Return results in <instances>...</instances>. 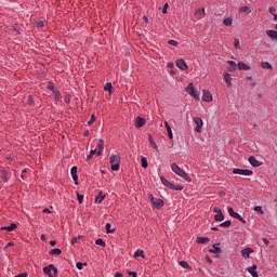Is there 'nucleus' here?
<instances>
[{
  "mask_svg": "<svg viewBox=\"0 0 277 277\" xmlns=\"http://www.w3.org/2000/svg\"><path fill=\"white\" fill-rule=\"evenodd\" d=\"M171 170L174 172V174H177V176H181V179H184V181H187V183H192V177L185 172V170L181 169L179 164L172 163L171 164Z\"/></svg>",
  "mask_w": 277,
  "mask_h": 277,
  "instance_id": "f257e3e1",
  "label": "nucleus"
},
{
  "mask_svg": "<svg viewBox=\"0 0 277 277\" xmlns=\"http://www.w3.org/2000/svg\"><path fill=\"white\" fill-rule=\"evenodd\" d=\"M186 92L189 94V96H193V98H195V101H200V93H198V91H196V88L194 87V82H190L186 87Z\"/></svg>",
  "mask_w": 277,
  "mask_h": 277,
  "instance_id": "f03ea898",
  "label": "nucleus"
},
{
  "mask_svg": "<svg viewBox=\"0 0 277 277\" xmlns=\"http://www.w3.org/2000/svg\"><path fill=\"white\" fill-rule=\"evenodd\" d=\"M110 163H111V170H114V171L120 170V156L111 155Z\"/></svg>",
  "mask_w": 277,
  "mask_h": 277,
  "instance_id": "7ed1b4c3",
  "label": "nucleus"
},
{
  "mask_svg": "<svg viewBox=\"0 0 277 277\" xmlns=\"http://www.w3.org/2000/svg\"><path fill=\"white\" fill-rule=\"evenodd\" d=\"M228 213L230 215V217H235L236 220H238L239 222H242V224H246V220H243V216L240 215L239 213L235 212V210L233 209V207L228 208Z\"/></svg>",
  "mask_w": 277,
  "mask_h": 277,
  "instance_id": "20e7f679",
  "label": "nucleus"
},
{
  "mask_svg": "<svg viewBox=\"0 0 277 277\" xmlns=\"http://www.w3.org/2000/svg\"><path fill=\"white\" fill-rule=\"evenodd\" d=\"M233 174H241L242 176H252L253 172L249 169H234Z\"/></svg>",
  "mask_w": 277,
  "mask_h": 277,
  "instance_id": "39448f33",
  "label": "nucleus"
},
{
  "mask_svg": "<svg viewBox=\"0 0 277 277\" xmlns=\"http://www.w3.org/2000/svg\"><path fill=\"white\" fill-rule=\"evenodd\" d=\"M194 122L196 124L195 131L197 133H201L202 132V119L200 117H195Z\"/></svg>",
  "mask_w": 277,
  "mask_h": 277,
  "instance_id": "423d86ee",
  "label": "nucleus"
},
{
  "mask_svg": "<svg viewBox=\"0 0 277 277\" xmlns=\"http://www.w3.org/2000/svg\"><path fill=\"white\" fill-rule=\"evenodd\" d=\"M202 101L205 103H211V101H213V95H211V92L203 90Z\"/></svg>",
  "mask_w": 277,
  "mask_h": 277,
  "instance_id": "0eeeda50",
  "label": "nucleus"
},
{
  "mask_svg": "<svg viewBox=\"0 0 277 277\" xmlns=\"http://www.w3.org/2000/svg\"><path fill=\"white\" fill-rule=\"evenodd\" d=\"M104 149H105V141H103V138H100L97 141V155L98 156L103 155Z\"/></svg>",
  "mask_w": 277,
  "mask_h": 277,
  "instance_id": "6e6552de",
  "label": "nucleus"
},
{
  "mask_svg": "<svg viewBox=\"0 0 277 277\" xmlns=\"http://www.w3.org/2000/svg\"><path fill=\"white\" fill-rule=\"evenodd\" d=\"M177 68H180V70H187V63H185V61L183 58H180L175 62Z\"/></svg>",
  "mask_w": 277,
  "mask_h": 277,
  "instance_id": "1a4fd4ad",
  "label": "nucleus"
},
{
  "mask_svg": "<svg viewBox=\"0 0 277 277\" xmlns=\"http://www.w3.org/2000/svg\"><path fill=\"white\" fill-rule=\"evenodd\" d=\"M249 163H251L253 168H260V166H263V162L256 160L254 156L249 157Z\"/></svg>",
  "mask_w": 277,
  "mask_h": 277,
  "instance_id": "9d476101",
  "label": "nucleus"
},
{
  "mask_svg": "<svg viewBox=\"0 0 277 277\" xmlns=\"http://www.w3.org/2000/svg\"><path fill=\"white\" fill-rule=\"evenodd\" d=\"M72 180L75 181V185H79V175H77V167H72L70 170Z\"/></svg>",
  "mask_w": 277,
  "mask_h": 277,
  "instance_id": "9b49d317",
  "label": "nucleus"
},
{
  "mask_svg": "<svg viewBox=\"0 0 277 277\" xmlns=\"http://www.w3.org/2000/svg\"><path fill=\"white\" fill-rule=\"evenodd\" d=\"M144 124H146V119H144L142 117H137L135 120L136 129H142V127H144Z\"/></svg>",
  "mask_w": 277,
  "mask_h": 277,
  "instance_id": "f8f14e48",
  "label": "nucleus"
},
{
  "mask_svg": "<svg viewBox=\"0 0 277 277\" xmlns=\"http://www.w3.org/2000/svg\"><path fill=\"white\" fill-rule=\"evenodd\" d=\"M252 252H254L252 248H246L241 251V255L243 256V259H250V254H252Z\"/></svg>",
  "mask_w": 277,
  "mask_h": 277,
  "instance_id": "ddd939ff",
  "label": "nucleus"
},
{
  "mask_svg": "<svg viewBox=\"0 0 277 277\" xmlns=\"http://www.w3.org/2000/svg\"><path fill=\"white\" fill-rule=\"evenodd\" d=\"M206 12H205V9H198L196 12H195V16L200 19V18H205L206 16Z\"/></svg>",
  "mask_w": 277,
  "mask_h": 277,
  "instance_id": "4468645a",
  "label": "nucleus"
},
{
  "mask_svg": "<svg viewBox=\"0 0 277 277\" xmlns=\"http://www.w3.org/2000/svg\"><path fill=\"white\" fill-rule=\"evenodd\" d=\"M169 189H173L175 192H183V185L171 183Z\"/></svg>",
  "mask_w": 277,
  "mask_h": 277,
  "instance_id": "2eb2a0df",
  "label": "nucleus"
},
{
  "mask_svg": "<svg viewBox=\"0 0 277 277\" xmlns=\"http://www.w3.org/2000/svg\"><path fill=\"white\" fill-rule=\"evenodd\" d=\"M227 64H229L230 67L227 68V70L229 72H233L234 70H237V63H235V61H228Z\"/></svg>",
  "mask_w": 277,
  "mask_h": 277,
  "instance_id": "dca6fc26",
  "label": "nucleus"
},
{
  "mask_svg": "<svg viewBox=\"0 0 277 277\" xmlns=\"http://www.w3.org/2000/svg\"><path fill=\"white\" fill-rule=\"evenodd\" d=\"M17 225L16 223H12L10 226L1 227V230H8V233H12V230H16Z\"/></svg>",
  "mask_w": 277,
  "mask_h": 277,
  "instance_id": "f3484780",
  "label": "nucleus"
},
{
  "mask_svg": "<svg viewBox=\"0 0 277 277\" xmlns=\"http://www.w3.org/2000/svg\"><path fill=\"white\" fill-rule=\"evenodd\" d=\"M224 79H225V81H226L228 88H233V83H232L233 78H230V74L225 72V74H224Z\"/></svg>",
  "mask_w": 277,
  "mask_h": 277,
  "instance_id": "a211bd4d",
  "label": "nucleus"
},
{
  "mask_svg": "<svg viewBox=\"0 0 277 277\" xmlns=\"http://www.w3.org/2000/svg\"><path fill=\"white\" fill-rule=\"evenodd\" d=\"M248 272H249V274H251V276L259 277V273L256 272V265L249 267Z\"/></svg>",
  "mask_w": 277,
  "mask_h": 277,
  "instance_id": "6ab92c4d",
  "label": "nucleus"
},
{
  "mask_svg": "<svg viewBox=\"0 0 277 277\" xmlns=\"http://www.w3.org/2000/svg\"><path fill=\"white\" fill-rule=\"evenodd\" d=\"M164 127H166V129H167L169 138H170V140H173V138H174V135L172 134V128H170V124H168V121L164 122Z\"/></svg>",
  "mask_w": 277,
  "mask_h": 277,
  "instance_id": "aec40b11",
  "label": "nucleus"
},
{
  "mask_svg": "<svg viewBox=\"0 0 277 277\" xmlns=\"http://www.w3.org/2000/svg\"><path fill=\"white\" fill-rule=\"evenodd\" d=\"M209 252H211L212 254H220V252H222V249L217 247V245H213Z\"/></svg>",
  "mask_w": 277,
  "mask_h": 277,
  "instance_id": "412c9836",
  "label": "nucleus"
},
{
  "mask_svg": "<svg viewBox=\"0 0 277 277\" xmlns=\"http://www.w3.org/2000/svg\"><path fill=\"white\" fill-rule=\"evenodd\" d=\"M266 35L268 38H272V40H277V31L276 30H267Z\"/></svg>",
  "mask_w": 277,
  "mask_h": 277,
  "instance_id": "4be33fe9",
  "label": "nucleus"
},
{
  "mask_svg": "<svg viewBox=\"0 0 277 277\" xmlns=\"http://www.w3.org/2000/svg\"><path fill=\"white\" fill-rule=\"evenodd\" d=\"M250 66L243 62L238 63V70H250Z\"/></svg>",
  "mask_w": 277,
  "mask_h": 277,
  "instance_id": "5701e85b",
  "label": "nucleus"
},
{
  "mask_svg": "<svg viewBox=\"0 0 277 277\" xmlns=\"http://www.w3.org/2000/svg\"><path fill=\"white\" fill-rule=\"evenodd\" d=\"M51 272H53L51 265L43 268V273L45 274V276L53 277V274Z\"/></svg>",
  "mask_w": 277,
  "mask_h": 277,
  "instance_id": "b1692460",
  "label": "nucleus"
},
{
  "mask_svg": "<svg viewBox=\"0 0 277 277\" xmlns=\"http://www.w3.org/2000/svg\"><path fill=\"white\" fill-rule=\"evenodd\" d=\"M154 207H156L157 209H161V207H163V200L161 199H156L153 202Z\"/></svg>",
  "mask_w": 277,
  "mask_h": 277,
  "instance_id": "393cba45",
  "label": "nucleus"
},
{
  "mask_svg": "<svg viewBox=\"0 0 277 277\" xmlns=\"http://www.w3.org/2000/svg\"><path fill=\"white\" fill-rule=\"evenodd\" d=\"M149 144L155 148V150H159V147L157 146V143H155V140H153V135H148Z\"/></svg>",
  "mask_w": 277,
  "mask_h": 277,
  "instance_id": "a878e982",
  "label": "nucleus"
},
{
  "mask_svg": "<svg viewBox=\"0 0 277 277\" xmlns=\"http://www.w3.org/2000/svg\"><path fill=\"white\" fill-rule=\"evenodd\" d=\"M103 200H105V195H103V192H100L98 196L95 198V202H98V205H101Z\"/></svg>",
  "mask_w": 277,
  "mask_h": 277,
  "instance_id": "bb28decb",
  "label": "nucleus"
},
{
  "mask_svg": "<svg viewBox=\"0 0 277 277\" xmlns=\"http://www.w3.org/2000/svg\"><path fill=\"white\" fill-rule=\"evenodd\" d=\"M50 254H52V256H60V254H62V250H61V249H57V248L52 249V250L50 251Z\"/></svg>",
  "mask_w": 277,
  "mask_h": 277,
  "instance_id": "cd10ccee",
  "label": "nucleus"
},
{
  "mask_svg": "<svg viewBox=\"0 0 277 277\" xmlns=\"http://www.w3.org/2000/svg\"><path fill=\"white\" fill-rule=\"evenodd\" d=\"M215 222H224V213L220 212L219 214L214 215Z\"/></svg>",
  "mask_w": 277,
  "mask_h": 277,
  "instance_id": "c85d7f7f",
  "label": "nucleus"
},
{
  "mask_svg": "<svg viewBox=\"0 0 277 277\" xmlns=\"http://www.w3.org/2000/svg\"><path fill=\"white\" fill-rule=\"evenodd\" d=\"M196 241L198 243H208V241H210V239L207 237H197Z\"/></svg>",
  "mask_w": 277,
  "mask_h": 277,
  "instance_id": "c756f323",
  "label": "nucleus"
},
{
  "mask_svg": "<svg viewBox=\"0 0 277 277\" xmlns=\"http://www.w3.org/2000/svg\"><path fill=\"white\" fill-rule=\"evenodd\" d=\"M261 67L264 69H268V70H272V68H273L272 64H269L268 62H262Z\"/></svg>",
  "mask_w": 277,
  "mask_h": 277,
  "instance_id": "7c9ffc66",
  "label": "nucleus"
},
{
  "mask_svg": "<svg viewBox=\"0 0 277 277\" xmlns=\"http://www.w3.org/2000/svg\"><path fill=\"white\" fill-rule=\"evenodd\" d=\"M137 256H142V259H145V256H144V250H136L135 252H134V259H137Z\"/></svg>",
  "mask_w": 277,
  "mask_h": 277,
  "instance_id": "2f4dec72",
  "label": "nucleus"
},
{
  "mask_svg": "<svg viewBox=\"0 0 277 277\" xmlns=\"http://www.w3.org/2000/svg\"><path fill=\"white\" fill-rule=\"evenodd\" d=\"M223 25H225V27H230V25H233V18L227 17L223 21Z\"/></svg>",
  "mask_w": 277,
  "mask_h": 277,
  "instance_id": "473e14b6",
  "label": "nucleus"
},
{
  "mask_svg": "<svg viewBox=\"0 0 277 277\" xmlns=\"http://www.w3.org/2000/svg\"><path fill=\"white\" fill-rule=\"evenodd\" d=\"M160 181L162 183V185H164L166 187H170L171 183L170 181H168L166 177L161 176Z\"/></svg>",
  "mask_w": 277,
  "mask_h": 277,
  "instance_id": "72a5a7b5",
  "label": "nucleus"
},
{
  "mask_svg": "<svg viewBox=\"0 0 277 277\" xmlns=\"http://www.w3.org/2000/svg\"><path fill=\"white\" fill-rule=\"evenodd\" d=\"M113 89H114V85H111V82L106 83L104 87V90H106V92H109V94H111Z\"/></svg>",
  "mask_w": 277,
  "mask_h": 277,
  "instance_id": "f704fd0d",
  "label": "nucleus"
},
{
  "mask_svg": "<svg viewBox=\"0 0 277 277\" xmlns=\"http://www.w3.org/2000/svg\"><path fill=\"white\" fill-rule=\"evenodd\" d=\"M239 12H243L246 14H252V10H250L248 6L240 8Z\"/></svg>",
  "mask_w": 277,
  "mask_h": 277,
  "instance_id": "c9c22d12",
  "label": "nucleus"
},
{
  "mask_svg": "<svg viewBox=\"0 0 277 277\" xmlns=\"http://www.w3.org/2000/svg\"><path fill=\"white\" fill-rule=\"evenodd\" d=\"M106 233L107 234L116 233V228L111 229V223L106 224Z\"/></svg>",
  "mask_w": 277,
  "mask_h": 277,
  "instance_id": "e433bc0d",
  "label": "nucleus"
},
{
  "mask_svg": "<svg viewBox=\"0 0 277 277\" xmlns=\"http://www.w3.org/2000/svg\"><path fill=\"white\" fill-rule=\"evenodd\" d=\"M181 267H183L184 269H192V267L189 266V263L185 262V261H181L180 262Z\"/></svg>",
  "mask_w": 277,
  "mask_h": 277,
  "instance_id": "4c0bfd02",
  "label": "nucleus"
},
{
  "mask_svg": "<svg viewBox=\"0 0 277 277\" xmlns=\"http://www.w3.org/2000/svg\"><path fill=\"white\" fill-rule=\"evenodd\" d=\"M141 164H142V168H148V159H146V157H143L141 159Z\"/></svg>",
  "mask_w": 277,
  "mask_h": 277,
  "instance_id": "58836bf2",
  "label": "nucleus"
},
{
  "mask_svg": "<svg viewBox=\"0 0 277 277\" xmlns=\"http://www.w3.org/2000/svg\"><path fill=\"white\" fill-rule=\"evenodd\" d=\"M96 246H101L102 248H105L106 243L104 242L103 239L98 238L97 240H95Z\"/></svg>",
  "mask_w": 277,
  "mask_h": 277,
  "instance_id": "ea45409f",
  "label": "nucleus"
},
{
  "mask_svg": "<svg viewBox=\"0 0 277 277\" xmlns=\"http://www.w3.org/2000/svg\"><path fill=\"white\" fill-rule=\"evenodd\" d=\"M232 222L230 221H225L223 223L220 224V226L222 228H228L230 226Z\"/></svg>",
  "mask_w": 277,
  "mask_h": 277,
  "instance_id": "a19ab883",
  "label": "nucleus"
},
{
  "mask_svg": "<svg viewBox=\"0 0 277 277\" xmlns=\"http://www.w3.org/2000/svg\"><path fill=\"white\" fill-rule=\"evenodd\" d=\"M88 266V263H81V262H78L77 264H76V267H77V269H83V267H87Z\"/></svg>",
  "mask_w": 277,
  "mask_h": 277,
  "instance_id": "79ce46f5",
  "label": "nucleus"
},
{
  "mask_svg": "<svg viewBox=\"0 0 277 277\" xmlns=\"http://www.w3.org/2000/svg\"><path fill=\"white\" fill-rule=\"evenodd\" d=\"M254 211H256L258 213H261V215H263L265 212L263 211V207L261 206H255L254 207Z\"/></svg>",
  "mask_w": 277,
  "mask_h": 277,
  "instance_id": "37998d69",
  "label": "nucleus"
},
{
  "mask_svg": "<svg viewBox=\"0 0 277 277\" xmlns=\"http://www.w3.org/2000/svg\"><path fill=\"white\" fill-rule=\"evenodd\" d=\"M50 267L52 268V272H54L53 277H57V267H55L53 264H50Z\"/></svg>",
  "mask_w": 277,
  "mask_h": 277,
  "instance_id": "c03bdc74",
  "label": "nucleus"
},
{
  "mask_svg": "<svg viewBox=\"0 0 277 277\" xmlns=\"http://www.w3.org/2000/svg\"><path fill=\"white\" fill-rule=\"evenodd\" d=\"M77 198H78L79 205H83V195H80L79 193H77Z\"/></svg>",
  "mask_w": 277,
  "mask_h": 277,
  "instance_id": "a18cd8bd",
  "label": "nucleus"
},
{
  "mask_svg": "<svg viewBox=\"0 0 277 277\" xmlns=\"http://www.w3.org/2000/svg\"><path fill=\"white\" fill-rule=\"evenodd\" d=\"M95 120H96V117H94V115H92L91 119L88 121L89 127H91V124H94Z\"/></svg>",
  "mask_w": 277,
  "mask_h": 277,
  "instance_id": "49530a36",
  "label": "nucleus"
},
{
  "mask_svg": "<svg viewBox=\"0 0 277 277\" xmlns=\"http://www.w3.org/2000/svg\"><path fill=\"white\" fill-rule=\"evenodd\" d=\"M169 44H171V47H179V42L175 40H169Z\"/></svg>",
  "mask_w": 277,
  "mask_h": 277,
  "instance_id": "de8ad7c7",
  "label": "nucleus"
},
{
  "mask_svg": "<svg viewBox=\"0 0 277 277\" xmlns=\"http://www.w3.org/2000/svg\"><path fill=\"white\" fill-rule=\"evenodd\" d=\"M234 47H235V49H239V47H240L239 39L234 40Z\"/></svg>",
  "mask_w": 277,
  "mask_h": 277,
  "instance_id": "09e8293b",
  "label": "nucleus"
},
{
  "mask_svg": "<svg viewBox=\"0 0 277 277\" xmlns=\"http://www.w3.org/2000/svg\"><path fill=\"white\" fill-rule=\"evenodd\" d=\"M168 8H169V5H168V3H166L162 8V14H168Z\"/></svg>",
  "mask_w": 277,
  "mask_h": 277,
  "instance_id": "8fccbe9b",
  "label": "nucleus"
},
{
  "mask_svg": "<svg viewBox=\"0 0 277 277\" xmlns=\"http://www.w3.org/2000/svg\"><path fill=\"white\" fill-rule=\"evenodd\" d=\"M127 275L134 277V276H137V273L136 272L127 271Z\"/></svg>",
  "mask_w": 277,
  "mask_h": 277,
  "instance_id": "3c124183",
  "label": "nucleus"
},
{
  "mask_svg": "<svg viewBox=\"0 0 277 277\" xmlns=\"http://www.w3.org/2000/svg\"><path fill=\"white\" fill-rule=\"evenodd\" d=\"M36 27L42 28V27H44V23L42 21L37 22Z\"/></svg>",
  "mask_w": 277,
  "mask_h": 277,
  "instance_id": "603ef678",
  "label": "nucleus"
},
{
  "mask_svg": "<svg viewBox=\"0 0 277 277\" xmlns=\"http://www.w3.org/2000/svg\"><path fill=\"white\" fill-rule=\"evenodd\" d=\"M213 211L214 213L219 214V213H222V209L217 208V207H214L213 208Z\"/></svg>",
  "mask_w": 277,
  "mask_h": 277,
  "instance_id": "864d4df0",
  "label": "nucleus"
},
{
  "mask_svg": "<svg viewBox=\"0 0 277 277\" xmlns=\"http://www.w3.org/2000/svg\"><path fill=\"white\" fill-rule=\"evenodd\" d=\"M275 12H276V8L271 6L269 8V13L273 14V16H274V14H276Z\"/></svg>",
  "mask_w": 277,
  "mask_h": 277,
  "instance_id": "5fc2aeb1",
  "label": "nucleus"
},
{
  "mask_svg": "<svg viewBox=\"0 0 277 277\" xmlns=\"http://www.w3.org/2000/svg\"><path fill=\"white\" fill-rule=\"evenodd\" d=\"M79 239H80V237L72 238V240H71L72 246H75V243H77L79 241Z\"/></svg>",
  "mask_w": 277,
  "mask_h": 277,
  "instance_id": "6e6d98bb",
  "label": "nucleus"
},
{
  "mask_svg": "<svg viewBox=\"0 0 277 277\" xmlns=\"http://www.w3.org/2000/svg\"><path fill=\"white\" fill-rule=\"evenodd\" d=\"M96 153H97V149L95 148V149H92V150L90 151V155H92V157H94V155H96Z\"/></svg>",
  "mask_w": 277,
  "mask_h": 277,
  "instance_id": "4d7b16f0",
  "label": "nucleus"
},
{
  "mask_svg": "<svg viewBox=\"0 0 277 277\" xmlns=\"http://www.w3.org/2000/svg\"><path fill=\"white\" fill-rule=\"evenodd\" d=\"M2 179H3L4 183H8L10 181V177H8V175H3Z\"/></svg>",
  "mask_w": 277,
  "mask_h": 277,
  "instance_id": "13d9d810",
  "label": "nucleus"
},
{
  "mask_svg": "<svg viewBox=\"0 0 277 277\" xmlns=\"http://www.w3.org/2000/svg\"><path fill=\"white\" fill-rule=\"evenodd\" d=\"M48 90H51L53 92L55 90V87H53V84H49Z\"/></svg>",
  "mask_w": 277,
  "mask_h": 277,
  "instance_id": "bf43d9fd",
  "label": "nucleus"
},
{
  "mask_svg": "<svg viewBox=\"0 0 277 277\" xmlns=\"http://www.w3.org/2000/svg\"><path fill=\"white\" fill-rule=\"evenodd\" d=\"M15 277H27V273H22V274L15 276Z\"/></svg>",
  "mask_w": 277,
  "mask_h": 277,
  "instance_id": "052dcab7",
  "label": "nucleus"
},
{
  "mask_svg": "<svg viewBox=\"0 0 277 277\" xmlns=\"http://www.w3.org/2000/svg\"><path fill=\"white\" fill-rule=\"evenodd\" d=\"M262 241L265 243V246H268L269 241L267 240V238H263Z\"/></svg>",
  "mask_w": 277,
  "mask_h": 277,
  "instance_id": "680f3d73",
  "label": "nucleus"
},
{
  "mask_svg": "<svg viewBox=\"0 0 277 277\" xmlns=\"http://www.w3.org/2000/svg\"><path fill=\"white\" fill-rule=\"evenodd\" d=\"M149 200L151 201V202H155V197L153 196V195H149Z\"/></svg>",
  "mask_w": 277,
  "mask_h": 277,
  "instance_id": "e2e57ef3",
  "label": "nucleus"
},
{
  "mask_svg": "<svg viewBox=\"0 0 277 277\" xmlns=\"http://www.w3.org/2000/svg\"><path fill=\"white\" fill-rule=\"evenodd\" d=\"M43 213H51V210L49 208L43 209Z\"/></svg>",
  "mask_w": 277,
  "mask_h": 277,
  "instance_id": "0e129e2a",
  "label": "nucleus"
},
{
  "mask_svg": "<svg viewBox=\"0 0 277 277\" xmlns=\"http://www.w3.org/2000/svg\"><path fill=\"white\" fill-rule=\"evenodd\" d=\"M92 157H94V156H92L91 154H89V156L87 157V161H90V160L92 159Z\"/></svg>",
  "mask_w": 277,
  "mask_h": 277,
  "instance_id": "69168bd1",
  "label": "nucleus"
},
{
  "mask_svg": "<svg viewBox=\"0 0 277 277\" xmlns=\"http://www.w3.org/2000/svg\"><path fill=\"white\" fill-rule=\"evenodd\" d=\"M92 157H94V156H92L91 154H89V156L87 157V161H90V160L92 159Z\"/></svg>",
  "mask_w": 277,
  "mask_h": 277,
  "instance_id": "338daca9",
  "label": "nucleus"
},
{
  "mask_svg": "<svg viewBox=\"0 0 277 277\" xmlns=\"http://www.w3.org/2000/svg\"><path fill=\"white\" fill-rule=\"evenodd\" d=\"M115 277H122V273H116Z\"/></svg>",
  "mask_w": 277,
  "mask_h": 277,
  "instance_id": "774afa93",
  "label": "nucleus"
}]
</instances>
